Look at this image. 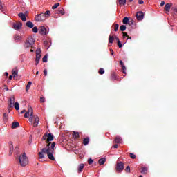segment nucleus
Listing matches in <instances>:
<instances>
[{
    "label": "nucleus",
    "mask_w": 177,
    "mask_h": 177,
    "mask_svg": "<svg viewBox=\"0 0 177 177\" xmlns=\"http://www.w3.org/2000/svg\"><path fill=\"white\" fill-rule=\"evenodd\" d=\"M56 146V142L49 143L46 148H43L41 152H39V160H42V158H45L44 154H47V157L51 161H55V157L53 156V153H55V147Z\"/></svg>",
    "instance_id": "obj_1"
},
{
    "label": "nucleus",
    "mask_w": 177,
    "mask_h": 177,
    "mask_svg": "<svg viewBox=\"0 0 177 177\" xmlns=\"http://www.w3.org/2000/svg\"><path fill=\"white\" fill-rule=\"evenodd\" d=\"M19 161L21 167H26V165L28 164V158H27L26 153H22L19 157Z\"/></svg>",
    "instance_id": "obj_2"
},
{
    "label": "nucleus",
    "mask_w": 177,
    "mask_h": 177,
    "mask_svg": "<svg viewBox=\"0 0 177 177\" xmlns=\"http://www.w3.org/2000/svg\"><path fill=\"white\" fill-rule=\"evenodd\" d=\"M35 21H44L45 20H46V15L44 13L37 14L35 17Z\"/></svg>",
    "instance_id": "obj_3"
},
{
    "label": "nucleus",
    "mask_w": 177,
    "mask_h": 177,
    "mask_svg": "<svg viewBox=\"0 0 177 177\" xmlns=\"http://www.w3.org/2000/svg\"><path fill=\"white\" fill-rule=\"evenodd\" d=\"M39 34H41V35H48V34L49 33V32L45 28V26H41L39 28Z\"/></svg>",
    "instance_id": "obj_4"
},
{
    "label": "nucleus",
    "mask_w": 177,
    "mask_h": 177,
    "mask_svg": "<svg viewBox=\"0 0 177 177\" xmlns=\"http://www.w3.org/2000/svg\"><path fill=\"white\" fill-rule=\"evenodd\" d=\"M136 17L137 20H139V21L143 20V19H145V14L143 13V12L139 11L136 12Z\"/></svg>",
    "instance_id": "obj_5"
},
{
    "label": "nucleus",
    "mask_w": 177,
    "mask_h": 177,
    "mask_svg": "<svg viewBox=\"0 0 177 177\" xmlns=\"http://www.w3.org/2000/svg\"><path fill=\"white\" fill-rule=\"evenodd\" d=\"M32 114H34V113L32 112V108H31V106H29L28 108V111L24 114V118H28L29 115L30 117H32Z\"/></svg>",
    "instance_id": "obj_6"
},
{
    "label": "nucleus",
    "mask_w": 177,
    "mask_h": 177,
    "mask_svg": "<svg viewBox=\"0 0 177 177\" xmlns=\"http://www.w3.org/2000/svg\"><path fill=\"white\" fill-rule=\"evenodd\" d=\"M9 102H10V104L8 105V107L10 109H12V107H13L14 104H15V96L12 95L10 97V100H9Z\"/></svg>",
    "instance_id": "obj_7"
},
{
    "label": "nucleus",
    "mask_w": 177,
    "mask_h": 177,
    "mask_svg": "<svg viewBox=\"0 0 177 177\" xmlns=\"http://www.w3.org/2000/svg\"><path fill=\"white\" fill-rule=\"evenodd\" d=\"M116 169L117 171H122L124 170V163L122 162H118L116 165Z\"/></svg>",
    "instance_id": "obj_8"
},
{
    "label": "nucleus",
    "mask_w": 177,
    "mask_h": 177,
    "mask_svg": "<svg viewBox=\"0 0 177 177\" xmlns=\"http://www.w3.org/2000/svg\"><path fill=\"white\" fill-rule=\"evenodd\" d=\"M46 136H47L46 142H52V140L55 139V136H53V134L52 133H46Z\"/></svg>",
    "instance_id": "obj_9"
},
{
    "label": "nucleus",
    "mask_w": 177,
    "mask_h": 177,
    "mask_svg": "<svg viewBox=\"0 0 177 177\" xmlns=\"http://www.w3.org/2000/svg\"><path fill=\"white\" fill-rule=\"evenodd\" d=\"M38 124H39V118H38V116H34L33 127H35V128L38 127Z\"/></svg>",
    "instance_id": "obj_10"
},
{
    "label": "nucleus",
    "mask_w": 177,
    "mask_h": 177,
    "mask_svg": "<svg viewBox=\"0 0 177 177\" xmlns=\"http://www.w3.org/2000/svg\"><path fill=\"white\" fill-rule=\"evenodd\" d=\"M84 167H85V165H84V163H81L80 165H79L77 168L78 174H81V172H82V169H84Z\"/></svg>",
    "instance_id": "obj_11"
},
{
    "label": "nucleus",
    "mask_w": 177,
    "mask_h": 177,
    "mask_svg": "<svg viewBox=\"0 0 177 177\" xmlns=\"http://www.w3.org/2000/svg\"><path fill=\"white\" fill-rule=\"evenodd\" d=\"M23 26V24L21 23H18V24H15L13 27L15 30H20L21 28V26Z\"/></svg>",
    "instance_id": "obj_12"
},
{
    "label": "nucleus",
    "mask_w": 177,
    "mask_h": 177,
    "mask_svg": "<svg viewBox=\"0 0 177 177\" xmlns=\"http://www.w3.org/2000/svg\"><path fill=\"white\" fill-rule=\"evenodd\" d=\"M18 16H19V17H20V19H22V21H26L27 18L26 17V15H24V13L20 12V13L18 15Z\"/></svg>",
    "instance_id": "obj_13"
},
{
    "label": "nucleus",
    "mask_w": 177,
    "mask_h": 177,
    "mask_svg": "<svg viewBox=\"0 0 177 177\" xmlns=\"http://www.w3.org/2000/svg\"><path fill=\"white\" fill-rule=\"evenodd\" d=\"M29 44L32 46L35 44V41L34 40V38L30 37L26 40Z\"/></svg>",
    "instance_id": "obj_14"
},
{
    "label": "nucleus",
    "mask_w": 177,
    "mask_h": 177,
    "mask_svg": "<svg viewBox=\"0 0 177 177\" xmlns=\"http://www.w3.org/2000/svg\"><path fill=\"white\" fill-rule=\"evenodd\" d=\"M9 145V149H10V154L12 155L13 153V142L10 141L8 142Z\"/></svg>",
    "instance_id": "obj_15"
},
{
    "label": "nucleus",
    "mask_w": 177,
    "mask_h": 177,
    "mask_svg": "<svg viewBox=\"0 0 177 177\" xmlns=\"http://www.w3.org/2000/svg\"><path fill=\"white\" fill-rule=\"evenodd\" d=\"M106 162V158H102L98 160V164L100 165H103Z\"/></svg>",
    "instance_id": "obj_16"
},
{
    "label": "nucleus",
    "mask_w": 177,
    "mask_h": 177,
    "mask_svg": "<svg viewBox=\"0 0 177 177\" xmlns=\"http://www.w3.org/2000/svg\"><path fill=\"white\" fill-rule=\"evenodd\" d=\"M26 27H28L29 28H33L34 24L31 21L26 22Z\"/></svg>",
    "instance_id": "obj_17"
},
{
    "label": "nucleus",
    "mask_w": 177,
    "mask_h": 177,
    "mask_svg": "<svg viewBox=\"0 0 177 177\" xmlns=\"http://www.w3.org/2000/svg\"><path fill=\"white\" fill-rule=\"evenodd\" d=\"M14 39L16 42H20V41H21V36L15 35Z\"/></svg>",
    "instance_id": "obj_18"
},
{
    "label": "nucleus",
    "mask_w": 177,
    "mask_h": 177,
    "mask_svg": "<svg viewBox=\"0 0 177 177\" xmlns=\"http://www.w3.org/2000/svg\"><path fill=\"white\" fill-rule=\"evenodd\" d=\"M20 124L19 123V122H14L12 123V129H15L16 128H17V127H19Z\"/></svg>",
    "instance_id": "obj_19"
},
{
    "label": "nucleus",
    "mask_w": 177,
    "mask_h": 177,
    "mask_svg": "<svg viewBox=\"0 0 177 177\" xmlns=\"http://www.w3.org/2000/svg\"><path fill=\"white\" fill-rule=\"evenodd\" d=\"M170 10H171V4L169 3L165 4V10H166V12H169Z\"/></svg>",
    "instance_id": "obj_20"
},
{
    "label": "nucleus",
    "mask_w": 177,
    "mask_h": 177,
    "mask_svg": "<svg viewBox=\"0 0 177 177\" xmlns=\"http://www.w3.org/2000/svg\"><path fill=\"white\" fill-rule=\"evenodd\" d=\"M122 140V138H121V137L120 136H116L115 138V143H121Z\"/></svg>",
    "instance_id": "obj_21"
},
{
    "label": "nucleus",
    "mask_w": 177,
    "mask_h": 177,
    "mask_svg": "<svg viewBox=\"0 0 177 177\" xmlns=\"http://www.w3.org/2000/svg\"><path fill=\"white\" fill-rule=\"evenodd\" d=\"M41 56H36V59H35V66H38V64H39V60H41Z\"/></svg>",
    "instance_id": "obj_22"
},
{
    "label": "nucleus",
    "mask_w": 177,
    "mask_h": 177,
    "mask_svg": "<svg viewBox=\"0 0 177 177\" xmlns=\"http://www.w3.org/2000/svg\"><path fill=\"white\" fill-rule=\"evenodd\" d=\"M42 53V51L41 50L40 48H37L36 50V56H42L41 54Z\"/></svg>",
    "instance_id": "obj_23"
},
{
    "label": "nucleus",
    "mask_w": 177,
    "mask_h": 177,
    "mask_svg": "<svg viewBox=\"0 0 177 177\" xmlns=\"http://www.w3.org/2000/svg\"><path fill=\"white\" fill-rule=\"evenodd\" d=\"M24 48H31V47H32V46L29 42H28L27 40L24 43Z\"/></svg>",
    "instance_id": "obj_24"
},
{
    "label": "nucleus",
    "mask_w": 177,
    "mask_h": 177,
    "mask_svg": "<svg viewBox=\"0 0 177 177\" xmlns=\"http://www.w3.org/2000/svg\"><path fill=\"white\" fill-rule=\"evenodd\" d=\"M88 143H89V138H84L83 140V145H84V146H86L88 145Z\"/></svg>",
    "instance_id": "obj_25"
},
{
    "label": "nucleus",
    "mask_w": 177,
    "mask_h": 177,
    "mask_svg": "<svg viewBox=\"0 0 177 177\" xmlns=\"http://www.w3.org/2000/svg\"><path fill=\"white\" fill-rule=\"evenodd\" d=\"M13 106L15 107V110H20V104H19V102H15Z\"/></svg>",
    "instance_id": "obj_26"
},
{
    "label": "nucleus",
    "mask_w": 177,
    "mask_h": 177,
    "mask_svg": "<svg viewBox=\"0 0 177 177\" xmlns=\"http://www.w3.org/2000/svg\"><path fill=\"white\" fill-rule=\"evenodd\" d=\"M129 21V18H128V17H126L123 19L122 23L123 24H128Z\"/></svg>",
    "instance_id": "obj_27"
},
{
    "label": "nucleus",
    "mask_w": 177,
    "mask_h": 177,
    "mask_svg": "<svg viewBox=\"0 0 177 177\" xmlns=\"http://www.w3.org/2000/svg\"><path fill=\"white\" fill-rule=\"evenodd\" d=\"M58 15H64V10L63 8H59L57 11Z\"/></svg>",
    "instance_id": "obj_28"
},
{
    "label": "nucleus",
    "mask_w": 177,
    "mask_h": 177,
    "mask_svg": "<svg viewBox=\"0 0 177 177\" xmlns=\"http://www.w3.org/2000/svg\"><path fill=\"white\" fill-rule=\"evenodd\" d=\"M17 74H19V71H17V70H12V75L14 77H17Z\"/></svg>",
    "instance_id": "obj_29"
},
{
    "label": "nucleus",
    "mask_w": 177,
    "mask_h": 177,
    "mask_svg": "<svg viewBox=\"0 0 177 177\" xmlns=\"http://www.w3.org/2000/svg\"><path fill=\"white\" fill-rule=\"evenodd\" d=\"M32 84V82H28V84L26 85V91H28V89H30V88H31Z\"/></svg>",
    "instance_id": "obj_30"
},
{
    "label": "nucleus",
    "mask_w": 177,
    "mask_h": 177,
    "mask_svg": "<svg viewBox=\"0 0 177 177\" xmlns=\"http://www.w3.org/2000/svg\"><path fill=\"white\" fill-rule=\"evenodd\" d=\"M119 5H125L127 3V0H118Z\"/></svg>",
    "instance_id": "obj_31"
},
{
    "label": "nucleus",
    "mask_w": 177,
    "mask_h": 177,
    "mask_svg": "<svg viewBox=\"0 0 177 177\" xmlns=\"http://www.w3.org/2000/svg\"><path fill=\"white\" fill-rule=\"evenodd\" d=\"M109 44H113V42H114V37H113V36H109Z\"/></svg>",
    "instance_id": "obj_32"
},
{
    "label": "nucleus",
    "mask_w": 177,
    "mask_h": 177,
    "mask_svg": "<svg viewBox=\"0 0 177 177\" xmlns=\"http://www.w3.org/2000/svg\"><path fill=\"white\" fill-rule=\"evenodd\" d=\"M58 6H60V3H57L52 6V9H57Z\"/></svg>",
    "instance_id": "obj_33"
},
{
    "label": "nucleus",
    "mask_w": 177,
    "mask_h": 177,
    "mask_svg": "<svg viewBox=\"0 0 177 177\" xmlns=\"http://www.w3.org/2000/svg\"><path fill=\"white\" fill-rule=\"evenodd\" d=\"M48 62V54H46L44 57H43V63H47Z\"/></svg>",
    "instance_id": "obj_34"
},
{
    "label": "nucleus",
    "mask_w": 177,
    "mask_h": 177,
    "mask_svg": "<svg viewBox=\"0 0 177 177\" xmlns=\"http://www.w3.org/2000/svg\"><path fill=\"white\" fill-rule=\"evenodd\" d=\"M98 73H99V74H100L101 75H103V74H104V68H100Z\"/></svg>",
    "instance_id": "obj_35"
},
{
    "label": "nucleus",
    "mask_w": 177,
    "mask_h": 177,
    "mask_svg": "<svg viewBox=\"0 0 177 177\" xmlns=\"http://www.w3.org/2000/svg\"><path fill=\"white\" fill-rule=\"evenodd\" d=\"M119 27H120V25H118V24H114V31H115V32L118 31Z\"/></svg>",
    "instance_id": "obj_36"
},
{
    "label": "nucleus",
    "mask_w": 177,
    "mask_h": 177,
    "mask_svg": "<svg viewBox=\"0 0 177 177\" xmlns=\"http://www.w3.org/2000/svg\"><path fill=\"white\" fill-rule=\"evenodd\" d=\"M147 172V167H142L141 170V174H146Z\"/></svg>",
    "instance_id": "obj_37"
},
{
    "label": "nucleus",
    "mask_w": 177,
    "mask_h": 177,
    "mask_svg": "<svg viewBox=\"0 0 177 177\" xmlns=\"http://www.w3.org/2000/svg\"><path fill=\"white\" fill-rule=\"evenodd\" d=\"M127 30V26L125 25L120 26V31H125Z\"/></svg>",
    "instance_id": "obj_38"
},
{
    "label": "nucleus",
    "mask_w": 177,
    "mask_h": 177,
    "mask_svg": "<svg viewBox=\"0 0 177 177\" xmlns=\"http://www.w3.org/2000/svg\"><path fill=\"white\" fill-rule=\"evenodd\" d=\"M44 15H46V17H49V16H50V11L47 10V11H46L45 13H44Z\"/></svg>",
    "instance_id": "obj_39"
},
{
    "label": "nucleus",
    "mask_w": 177,
    "mask_h": 177,
    "mask_svg": "<svg viewBox=\"0 0 177 177\" xmlns=\"http://www.w3.org/2000/svg\"><path fill=\"white\" fill-rule=\"evenodd\" d=\"M122 70L124 74H127V67H125L124 65L122 66Z\"/></svg>",
    "instance_id": "obj_40"
},
{
    "label": "nucleus",
    "mask_w": 177,
    "mask_h": 177,
    "mask_svg": "<svg viewBox=\"0 0 177 177\" xmlns=\"http://www.w3.org/2000/svg\"><path fill=\"white\" fill-rule=\"evenodd\" d=\"M73 136H75L76 138H80V133L79 132H73Z\"/></svg>",
    "instance_id": "obj_41"
},
{
    "label": "nucleus",
    "mask_w": 177,
    "mask_h": 177,
    "mask_svg": "<svg viewBox=\"0 0 177 177\" xmlns=\"http://www.w3.org/2000/svg\"><path fill=\"white\" fill-rule=\"evenodd\" d=\"M32 31L35 34H37V32H38V28L37 26L33 27Z\"/></svg>",
    "instance_id": "obj_42"
},
{
    "label": "nucleus",
    "mask_w": 177,
    "mask_h": 177,
    "mask_svg": "<svg viewBox=\"0 0 177 177\" xmlns=\"http://www.w3.org/2000/svg\"><path fill=\"white\" fill-rule=\"evenodd\" d=\"M88 163L89 165H91V164H93V160H92V158H88Z\"/></svg>",
    "instance_id": "obj_43"
},
{
    "label": "nucleus",
    "mask_w": 177,
    "mask_h": 177,
    "mask_svg": "<svg viewBox=\"0 0 177 177\" xmlns=\"http://www.w3.org/2000/svg\"><path fill=\"white\" fill-rule=\"evenodd\" d=\"M34 114H32V116H30L29 118V122H32L33 120H34Z\"/></svg>",
    "instance_id": "obj_44"
},
{
    "label": "nucleus",
    "mask_w": 177,
    "mask_h": 177,
    "mask_svg": "<svg viewBox=\"0 0 177 177\" xmlns=\"http://www.w3.org/2000/svg\"><path fill=\"white\" fill-rule=\"evenodd\" d=\"M131 158H133V160H135L136 158V156L133 153H130Z\"/></svg>",
    "instance_id": "obj_45"
},
{
    "label": "nucleus",
    "mask_w": 177,
    "mask_h": 177,
    "mask_svg": "<svg viewBox=\"0 0 177 177\" xmlns=\"http://www.w3.org/2000/svg\"><path fill=\"white\" fill-rule=\"evenodd\" d=\"M118 46L119 48H122V44H121V41L118 40Z\"/></svg>",
    "instance_id": "obj_46"
},
{
    "label": "nucleus",
    "mask_w": 177,
    "mask_h": 177,
    "mask_svg": "<svg viewBox=\"0 0 177 177\" xmlns=\"http://www.w3.org/2000/svg\"><path fill=\"white\" fill-rule=\"evenodd\" d=\"M126 172H131V167L129 166H127L125 169Z\"/></svg>",
    "instance_id": "obj_47"
},
{
    "label": "nucleus",
    "mask_w": 177,
    "mask_h": 177,
    "mask_svg": "<svg viewBox=\"0 0 177 177\" xmlns=\"http://www.w3.org/2000/svg\"><path fill=\"white\" fill-rule=\"evenodd\" d=\"M40 102H41V103H44V102H45V97H41L40 98Z\"/></svg>",
    "instance_id": "obj_48"
},
{
    "label": "nucleus",
    "mask_w": 177,
    "mask_h": 177,
    "mask_svg": "<svg viewBox=\"0 0 177 177\" xmlns=\"http://www.w3.org/2000/svg\"><path fill=\"white\" fill-rule=\"evenodd\" d=\"M48 138H47V136H46V134L42 137V140H46Z\"/></svg>",
    "instance_id": "obj_49"
},
{
    "label": "nucleus",
    "mask_w": 177,
    "mask_h": 177,
    "mask_svg": "<svg viewBox=\"0 0 177 177\" xmlns=\"http://www.w3.org/2000/svg\"><path fill=\"white\" fill-rule=\"evenodd\" d=\"M44 73L45 77H46V75H48V71L46 69H44Z\"/></svg>",
    "instance_id": "obj_50"
},
{
    "label": "nucleus",
    "mask_w": 177,
    "mask_h": 177,
    "mask_svg": "<svg viewBox=\"0 0 177 177\" xmlns=\"http://www.w3.org/2000/svg\"><path fill=\"white\" fill-rule=\"evenodd\" d=\"M138 3H139L140 5H143V3H145V1H143V0H139V1H138Z\"/></svg>",
    "instance_id": "obj_51"
},
{
    "label": "nucleus",
    "mask_w": 177,
    "mask_h": 177,
    "mask_svg": "<svg viewBox=\"0 0 177 177\" xmlns=\"http://www.w3.org/2000/svg\"><path fill=\"white\" fill-rule=\"evenodd\" d=\"M122 34H123V37H124V38L127 37H128V33H127V32H123Z\"/></svg>",
    "instance_id": "obj_52"
},
{
    "label": "nucleus",
    "mask_w": 177,
    "mask_h": 177,
    "mask_svg": "<svg viewBox=\"0 0 177 177\" xmlns=\"http://www.w3.org/2000/svg\"><path fill=\"white\" fill-rule=\"evenodd\" d=\"M3 9V6H2V2L0 1V10H2Z\"/></svg>",
    "instance_id": "obj_53"
},
{
    "label": "nucleus",
    "mask_w": 177,
    "mask_h": 177,
    "mask_svg": "<svg viewBox=\"0 0 177 177\" xmlns=\"http://www.w3.org/2000/svg\"><path fill=\"white\" fill-rule=\"evenodd\" d=\"M110 52H111V55H114V50H113V49H110Z\"/></svg>",
    "instance_id": "obj_54"
},
{
    "label": "nucleus",
    "mask_w": 177,
    "mask_h": 177,
    "mask_svg": "<svg viewBox=\"0 0 177 177\" xmlns=\"http://www.w3.org/2000/svg\"><path fill=\"white\" fill-rule=\"evenodd\" d=\"M165 5V1H161L160 6H164Z\"/></svg>",
    "instance_id": "obj_55"
},
{
    "label": "nucleus",
    "mask_w": 177,
    "mask_h": 177,
    "mask_svg": "<svg viewBox=\"0 0 177 177\" xmlns=\"http://www.w3.org/2000/svg\"><path fill=\"white\" fill-rule=\"evenodd\" d=\"M120 64L121 66H124V62L122 61H120Z\"/></svg>",
    "instance_id": "obj_56"
},
{
    "label": "nucleus",
    "mask_w": 177,
    "mask_h": 177,
    "mask_svg": "<svg viewBox=\"0 0 177 177\" xmlns=\"http://www.w3.org/2000/svg\"><path fill=\"white\" fill-rule=\"evenodd\" d=\"M117 147H118V145L115 144V145H113L114 149H117Z\"/></svg>",
    "instance_id": "obj_57"
},
{
    "label": "nucleus",
    "mask_w": 177,
    "mask_h": 177,
    "mask_svg": "<svg viewBox=\"0 0 177 177\" xmlns=\"http://www.w3.org/2000/svg\"><path fill=\"white\" fill-rule=\"evenodd\" d=\"M24 113H26V110H23L21 111V114H24Z\"/></svg>",
    "instance_id": "obj_58"
},
{
    "label": "nucleus",
    "mask_w": 177,
    "mask_h": 177,
    "mask_svg": "<svg viewBox=\"0 0 177 177\" xmlns=\"http://www.w3.org/2000/svg\"><path fill=\"white\" fill-rule=\"evenodd\" d=\"M115 39H116V41H118H118H120V39H118V37H115Z\"/></svg>",
    "instance_id": "obj_59"
},
{
    "label": "nucleus",
    "mask_w": 177,
    "mask_h": 177,
    "mask_svg": "<svg viewBox=\"0 0 177 177\" xmlns=\"http://www.w3.org/2000/svg\"><path fill=\"white\" fill-rule=\"evenodd\" d=\"M5 75H6V77H8V75H9V73H8V72H6V73H5Z\"/></svg>",
    "instance_id": "obj_60"
},
{
    "label": "nucleus",
    "mask_w": 177,
    "mask_h": 177,
    "mask_svg": "<svg viewBox=\"0 0 177 177\" xmlns=\"http://www.w3.org/2000/svg\"><path fill=\"white\" fill-rule=\"evenodd\" d=\"M12 78H13V76L12 75H10L9 76V80H12Z\"/></svg>",
    "instance_id": "obj_61"
},
{
    "label": "nucleus",
    "mask_w": 177,
    "mask_h": 177,
    "mask_svg": "<svg viewBox=\"0 0 177 177\" xmlns=\"http://www.w3.org/2000/svg\"><path fill=\"white\" fill-rule=\"evenodd\" d=\"M38 74H39V72L37 71L36 75H38Z\"/></svg>",
    "instance_id": "obj_62"
},
{
    "label": "nucleus",
    "mask_w": 177,
    "mask_h": 177,
    "mask_svg": "<svg viewBox=\"0 0 177 177\" xmlns=\"http://www.w3.org/2000/svg\"><path fill=\"white\" fill-rule=\"evenodd\" d=\"M48 44V41L44 42V45H46Z\"/></svg>",
    "instance_id": "obj_63"
},
{
    "label": "nucleus",
    "mask_w": 177,
    "mask_h": 177,
    "mask_svg": "<svg viewBox=\"0 0 177 177\" xmlns=\"http://www.w3.org/2000/svg\"><path fill=\"white\" fill-rule=\"evenodd\" d=\"M30 52H34V50H33V49H31V50H30Z\"/></svg>",
    "instance_id": "obj_64"
}]
</instances>
